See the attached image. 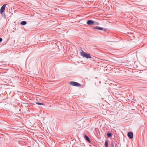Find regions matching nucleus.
I'll return each mask as SVG.
<instances>
[{
    "mask_svg": "<svg viewBox=\"0 0 147 147\" xmlns=\"http://www.w3.org/2000/svg\"><path fill=\"white\" fill-rule=\"evenodd\" d=\"M117 144L115 143V146H117Z\"/></svg>",
    "mask_w": 147,
    "mask_h": 147,
    "instance_id": "15",
    "label": "nucleus"
},
{
    "mask_svg": "<svg viewBox=\"0 0 147 147\" xmlns=\"http://www.w3.org/2000/svg\"><path fill=\"white\" fill-rule=\"evenodd\" d=\"M69 84L71 86H75L79 87L81 86V84L78 83L74 82L71 81L69 82Z\"/></svg>",
    "mask_w": 147,
    "mask_h": 147,
    "instance_id": "2",
    "label": "nucleus"
},
{
    "mask_svg": "<svg viewBox=\"0 0 147 147\" xmlns=\"http://www.w3.org/2000/svg\"><path fill=\"white\" fill-rule=\"evenodd\" d=\"M115 145V143L113 140H112L111 141L110 146L111 147H114V144Z\"/></svg>",
    "mask_w": 147,
    "mask_h": 147,
    "instance_id": "8",
    "label": "nucleus"
},
{
    "mask_svg": "<svg viewBox=\"0 0 147 147\" xmlns=\"http://www.w3.org/2000/svg\"><path fill=\"white\" fill-rule=\"evenodd\" d=\"M90 58V59L91 60L94 61L95 60V57H92L91 56V57Z\"/></svg>",
    "mask_w": 147,
    "mask_h": 147,
    "instance_id": "13",
    "label": "nucleus"
},
{
    "mask_svg": "<svg viewBox=\"0 0 147 147\" xmlns=\"http://www.w3.org/2000/svg\"><path fill=\"white\" fill-rule=\"evenodd\" d=\"M107 136L108 138H110L112 136V134L111 133L108 132L107 134Z\"/></svg>",
    "mask_w": 147,
    "mask_h": 147,
    "instance_id": "10",
    "label": "nucleus"
},
{
    "mask_svg": "<svg viewBox=\"0 0 147 147\" xmlns=\"http://www.w3.org/2000/svg\"><path fill=\"white\" fill-rule=\"evenodd\" d=\"M94 22L92 20H88L87 22V23L89 25H91L94 24Z\"/></svg>",
    "mask_w": 147,
    "mask_h": 147,
    "instance_id": "6",
    "label": "nucleus"
},
{
    "mask_svg": "<svg viewBox=\"0 0 147 147\" xmlns=\"http://www.w3.org/2000/svg\"><path fill=\"white\" fill-rule=\"evenodd\" d=\"M127 136L130 139H132L133 137V133L132 132H129L127 133Z\"/></svg>",
    "mask_w": 147,
    "mask_h": 147,
    "instance_id": "3",
    "label": "nucleus"
},
{
    "mask_svg": "<svg viewBox=\"0 0 147 147\" xmlns=\"http://www.w3.org/2000/svg\"><path fill=\"white\" fill-rule=\"evenodd\" d=\"M94 29H95V30L96 29V30H103V29L102 28L99 27L98 26H96V27H94Z\"/></svg>",
    "mask_w": 147,
    "mask_h": 147,
    "instance_id": "7",
    "label": "nucleus"
},
{
    "mask_svg": "<svg viewBox=\"0 0 147 147\" xmlns=\"http://www.w3.org/2000/svg\"><path fill=\"white\" fill-rule=\"evenodd\" d=\"M36 104L39 105H44V104L43 103H40L38 102H36Z\"/></svg>",
    "mask_w": 147,
    "mask_h": 147,
    "instance_id": "12",
    "label": "nucleus"
},
{
    "mask_svg": "<svg viewBox=\"0 0 147 147\" xmlns=\"http://www.w3.org/2000/svg\"><path fill=\"white\" fill-rule=\"evenodd\" d=\"M80 54L82 56H83V57H85L87 59L90 58L91 57V56L90 54L85 52L82 50V52H81Z\"/></svg>",
    "mask_w": 147,
    "mask_h": 147,
    "instance_id": "1",
    "label": "nucleus"
},
{
    "mask_svg": "<svg viewBox=\"0 0 147 147\" xmlns=\"http://www.w3.org/2000/svg\"><path fill=\"white\" fill-rule=\"evenodd\" d=\"M108 142L107 140H106L105 141V147H108Z\"/></svg>",
    "mask_w": 147,
    "mask_h": 147,
    "instance_id": "9",
    "label": "nucleus"
},
{
    "mask_svg": "<svg viewBox=\"0 0 147 147\" xmlns=\"http://www.w3.org/2000/svg\"><path fill=\"white\" fill-rule=\"evenodd\" d=\"M2 41V39L0 37V43Z\"/></svg>",
    "mask_w": 147,
    "mask_h": 147,
    "instance_id": "14",
    "label": "nucleus"
},
{
    "mask_svg": "<svg viewBox=\"0 0 147 147\" xmlns=\"http://www.w3.org/2000/svg\"><path fill=\"white\" fill-rule=\"evenodd\" d=\"M20 24L22 25H25L26 24V22L25 21H23L21 22Z\"/></svg>",
    "mask_w": 147,
    "mask_h": 147,
    "instance_id": "11",
    "label": "nucleus"
},
{
    "mask_svg": "<svg viewBox=\"0 0 147 147\" xmlns=\"http://www.w3.org/2000/svg\"><path fill=\"white\" fill-rule=\"evenodd\" d=\"M6 4H5L2 6L0 9V13L1 14H2L4 11V10L6 7Z\"/></svg>",
    "mask_w": 147,
    "mask_h": 147,
    "instance_id": "4",
    "label": "nucleus"
},
{
    "mask_svg": "<svg viewBox=\"0 0 147 147\" xmlns=\"http://www.w3.org/2000/svg\"><path fill=\"white\" fill-rule=\"evenodd\" d=\"M84 138L88 142L90 143V140L89 137L86 135L84 134Z\"/></svg>",
    "mask_w": 147,
    "mask_h": 147,
    "instance_id": "5",
    "label": "nucleus"
}]
</instances>
